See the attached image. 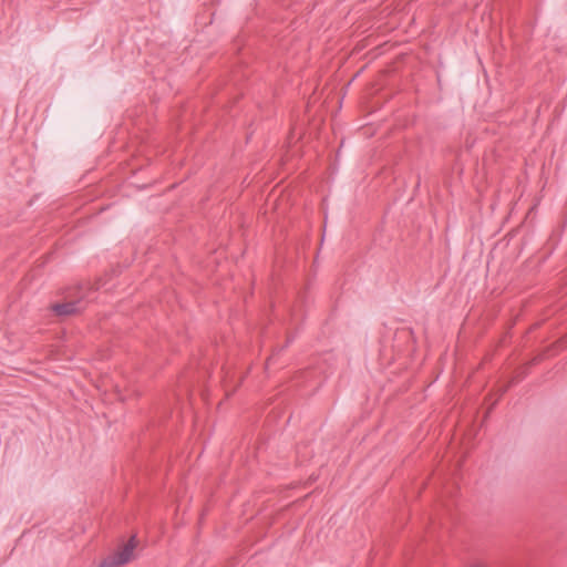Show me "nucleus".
Instances as JSON below:
<instances>
[{
  "mask_svg": "<svg viewBox=\"0 0 567 567\" xmlns=\"http://www.w3.org/2000/svg\"><path fill=\"white\" fill-rule=\"evenodd\" d=\"M94 290L90 284L79 285L73 292L69 296L72 300L63 303H55L52 306V310L58 316H70L83 310L87 302L93 300L92 295Z\"/></svg>",
  "mask_w": 567,
  "mask_h": 567,
  "instance_id": "obj_1",
  "label": "nucleus"
},
{
  "mask_svg": "<svg viewBox=\"0 0 567 567\" xmlns=\"http://www.w3.org/2000/svg\"><path fill=\"white\" fill-rule=\"evenodd\" d=\"M134 548L135 540L134 537H132L123 548L104 558L100 567H120L127 564L133 557Z\"/></svg>",
  "mask_w": 567,
  "mask_h": 567,
  "instance_id": "obj_2",
  "label": "nucleus"
}]
</instances>
